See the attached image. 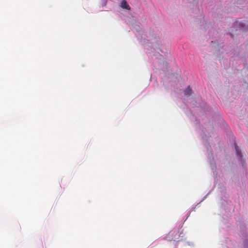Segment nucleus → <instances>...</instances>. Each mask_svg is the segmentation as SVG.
Wrapping results in <instances>:
<instances>
[{
    "label": "nucleus",
    "instance_id": "1",
    "mask_svg": "<svg viewBox=\"0 0 248 248\" xmlns=\"http://www.w3.org/2000/svg\"><path fill=\"white\" fill-rule=\"evenodd\" d=\"M182 232L179 229H175L170 231L166 236L167 239L169 241L179 240L181 236Z\"/></svg>",
    "mask_w": 248,
    "mask_h": 248
},
{
    "label": "nucleus",
    "instance_id": "2",
    "mask_svg": "<svg viewBox=\"0 0 248 248\" xmlns=\"http://www.w3.org/2000/svg\"><path fill=\"white\" fill-rule=\"evenodd\" d=\"M121 6L124 9H127V10H130V7L127 4L126 1L125 0H123L122 1L121 4Z\"/></svg>",
    "mask_w": 248,
    "mask_h": 248
},
{
    "label": "nucleus",
    "instance_id": "3",
    "mask_svg": "<svg viewBox=\"0 0 248 248\" xmlns=\"http://www.w3.org/2000/svg\"><path fill=\"white\" fill-rule=\"evenodd\" d=\"M192 91L191 89L190 88L189 86H188L185 91V95L186 96H189L192 94Z\"/></svg>",
    "mask_w": 248,
    "mask_h": 248
},
{
    "label": "nucleus",
    "instance_id": "4",
    "mask_svg": "<svg viewBox=\"0 0 248 248\" xmlns=\"http://www.w3.org/2000/svg\"><path fill=\"white\" fill-rule=\"evenodd\" d=\"M235 149H236V152H237V154H238V150H237V148L236 146H235Z\"/></svg>",
    "mask_w": 248,
    "mask_h": 248
}]
</instances>
